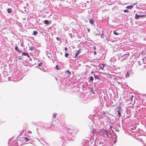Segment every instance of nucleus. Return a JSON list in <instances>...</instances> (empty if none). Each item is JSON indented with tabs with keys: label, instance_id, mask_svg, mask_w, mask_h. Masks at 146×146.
<instances>
[{
	"label": "nucleus",
	"instance_id": "nucleus-2",
	"mask_svg": "<svg viewBox=\"0 0 146 146\" xmlns=\"http://www.w3.org/2000/svg\"><path fill=\"white\" fill-rule=\"evenodd\" d=\"M101 131L103 135L106 134L107 136H108V133L107 131L106 130L104 129H102L101 130Z\"/></svg>",
	"mask_w": 146,
	"mask_h": 146
},
{
	"label": "nucleus",
	"instance_id": "nucleus-11",
	"mask_svg": "<svg viewBox=\"0 0 146 146\" xmlns=\"http://www.w3.org/2000/svg\"><path fill=\"white\" fill-rule=\"evenodd\" d=\"M44 22L45 24H48L49 23V21L47 20H45L44 21Z\"/></svg>",
	"mask_w": 146,
	"mask_h": 146
},
{
	"label": "nucleus",
	"instance_id": "nucleus-28",
	"mask_svg": "<svg viewBox=\"0 0 146 146\" xmlns=\"http://www.w3.org/2000/svg\"><path fill=\"white\" fill-rule=\"evenodd\" d=\"M87 31H88V32H90V29H87Z\"/></svg>",
	"mask_w": 146,
	"mask_h": 146
},
{
	"label": "nucleus",
	"instance_id": "nucleus-24",
	"mask_svg": "<svg viewBox=\"0 0 146 146\" xmlns=\"http://www.w3.org/2000/svg\"><path fill=\"white\" fill-rule=\"evenodd\" d=\"M64 50L66 52L67 51L68 49V48H67L65 47L64 48Z\"/></svg>",
	"mask_w": 146,
	"mask_h": 146
},
{
	"label": "nucleus",
	"instance_id": "nucleus-10",
	"mask_svg": "<svg viewBox=\"0 0 146 146\" xmlns=\"http://www.w3.org/2000/svg\"><path fill=\"white\" fill-rule=\"evenodd\" d=\"M129 76V73L127 72L126 74V78H127Z\"/></svg>",
	"mask_w": 146,
	"mask_h": 146
},
{
	"label": "nucleus",
	"instance_id": "nucleus-19",
	"mask_svg": "<svg viewBox=\"0 0 146 146\" xmlns=\"http://www.w3.org/2000/svg\"><path fill=\"white\" fill-rule=\"evenodd\" d=\"M106 113L105 111H103V115H104V116H106Z\"/></svg>",
	"mask_w": 146,
	"mask_h": 146
},
{
	"label": "nucleus",
	"instance_id": "nucleus-6",
	"mask_svg": "<svg viewBox=\"0 0 146 146\" xmlns=\"http://www.w3.org/2000/svg\"><path fill=\"white\" fill-rule=\"evenodd\" d=\"M133 6L132 5H128L127 6L126 8L128 9H131L133 7Z\"/></svg>",
	"mask_w": 146,
	"mask_h": 146
},
{
	"label": "nucleus",
	"instance_id": "nucleus-32",
	"mask_svg": "<svg viewBox=\"0 0 146 146\" xmlns=\"http://www.w3.org/2000/svg\"><path fill=\"white\" fill-rule=\"evenodd\" d=\"M133 96H131V100H132V98H133Z\"/></svg>",
	"mask_w": 146,
	"mask_h": 146
},
{
	"label": "nucleus",
	"instance_id": "nucleus-9",
	"mask_svg": "<svg viewBox=\"0 0 146 146\" xmlns=\"http://www.w3.org/2000/svg\"><path fill=\"white\" fill-rule=\"evenodd\" d=\"M38 34V32L37 31H33V35H34L35 36H36Z\"/></svg>",
	"mask_w": 146,
	"mask_h": 146
},
{
	"label": "nucleus",
	"instance_id": "nucleus-29",
	"mask_svg": "<svg viewBox=\"0 0 146 146\" xmlns=\"http://www.w3.org/2000/svg\"><path fill=\"white\" fill-rule=\"evenodd\" d=\"M27 56L28 58H29L30 57V56L28 54H27Z\"/></svg>",
	"mask_w": 146,
	"mask_h": 146
},
{
	"label": "nucleus",
	"instance_id": "nucleus-7",
	"mask_svg": "<svg viewBox=\"0 0 146 146\" xmlns=\"http://www.w3.org/2000/svg\"><path fill=\"white\" fill-rule=\"evenodd\" d=\"M7 12L8 13H10L11 12L12 9L10 8H9L7 9Z\"/></svg>",
	"mask_w": 146,
	"mask_h": 146
},
{
	"label": "nucleus",
	"instance_id": "nucleus-30",
	"mask_svg": "<svg viewBox=\"0 0 146 146\" xmlns=\"http://www.w3.org/2000/svg\"><path fill=\"white\" fill-rule=\"evenodd\" d=\"M94 49L95 50H96V48L95 46H94Z\"/></svg>",
	"mask_w": 146,
	"mask_h": 146
},
{
	"label": "nucleus",
	"instance_id": "nucleus-20",
	"mask_svg": "<svg viewBox=\"0 0 146 146\" xmlns=\"http://www.w3.org/2000/svg\"><path fill=\"white\" fill-rule=\"evenodd\" d=\"M124 12L125 13H128L129 12V11L127 10H124Z\"/></svg>",
	"mask_w": 146,
	"mask_h": 146
},
{
	"label": "nucleus",
	"instance_id": "nucleus-4",
	"mask_svg": "<svg viewBox=\"0 0 146 146\" xmlns=\"http://www.w3.org/2000/svg\"><path fill=\"white\" fill-rule=\"evenodd\" d=\"M89 22L91 24H93L94 23V20L93 19H90Z\"/></svg>",
	"mask_w": 146,
	"mask_h": 146
},
{
	"label": "nucleus",
	"instance_id": "nucleus-26",
	"mask_svg": "<svg viewBox=\"0 0 146 146\" xmlns=\"http://www.w3.org/2000/svg\"><path fill=\"white\" fill-rule=\"evenodd\" d=\"M96 51H95L94 52V55H96Z\"/></svg>",
	"mask_w": 146,
	"mask_h": 146
},
{
	"label": "nucleus",
	"instance_id": "nucleus-16",
	"mask_svg": "<svg viewBox=\"0 0 146 146\" xmlns=\"http://www.w3.org/2000/svg\"><path fill=\"white\" fill-rule=\"evenodd\" d=\"M28 54L26 52H23L22 53L23 55H25V56H27V54Z\"/></svg>",
	"mask_w": 146,
	"mask_h": 146
},
{
	"label": "nucleus",
	"instance_id": "nucleus-34",
	"mask_svg": "<svg viewBox=\"0 0 146 146\" xmlns=\"http://www.w3.org/2000/svg\"><path fill=\"white\" fill-rule=\"evenodd\" d=\"M110 128H111V129L112 128V126H110Z\"/></svg>",
	"mask_w": 146,
	"mask_h": 146
},
{
	"label": "nucleus",
	"instance_id": "nucleus-31",
	"mask_svg": "<svg viewBox=\"0 0 146 146\" xmlns=\"http://www.w3.org/2000/svg\"><path fill=\"white\" fill-rule=\"evenodd\" d=\"M102 143L101 142H100L99 143V145H100V144H101Z\"/></svg>",
	"mask_w": 146,
	"mask_h": 146
},
{
	"label": "nucleus",
	"instance_id": "nucleus-33",
	"mask_svg": "<svg viewBox=\"0 0 146 146\" xmlns=\"http://www.w3.org/2000/svg\"><path fill=\"white\" fill-rule=\"evenodd\" d=\"M94 77H95V78H98V76H95Z\"/></svg>",
	"mask_w": 146,
	"mask_h": 146
},
{
	"label": "nucleus",
	"instance_id": "nucleus-3",
	"mask_svg": "<svg viewBox=\"0 0 146 146\" xmlns=\"http://www.w3.org/2000/svg\"><path fill=\"white\" fill-rule=\"evenodd\" d=\"M15 50H17L19 53H21L22 52V51L19 50L17 46H16L15 47Z\"/></svg>",
	"mask_w": 146,
	"mask_h": 146
},
{
	"label": "nucleus",
	"instance_id": "nucleus-8",
	"mask_svg": "<svg viewBox=\"0 0 146 146\" xmlns=\"http://www.w3.org/2000/svg\"><path fill=\"white\" fill-rule=\"evenodd\" d=\"M66 73H67L69 75H71V73L68 70H67L66 71H65Z\"/></svg>",
	"mask_w": 146,
	"mask_h": 146
},
{
	"label": "nucleus",
	"instance_id": "nucleus-1",
	"mask_svg": "<svg viewBox=\"0 0 146 146\" xmlns=\"http://www.w3.org/2000/svg\"><path fill=\"white\" fill-rule=\"evenodd\" d=\"M146 15H138L137 14H135V18L136 19H140V17L144 18L145 17Z\"/></svg>",
	"mask_w": 146,
	"mask_h": 146
},
{
	"label": "nucleus",
	"instance_id": "nucleus-22",
	"mask_svg": "<svg viewBox=\"0 0 146 146\" xmlns=\"http://www.w3.org/2000/svg\"><path fill=\"white\" fill-rule=\"evenodd\" d=\"M56 69L58 70H59L60 69L59 68H58V65H56V67H55Z\"/></svg>",
	"mask_w": 146,
	"mask_h": 146
},
{
	"label": "nucleus",
	"instance_id": "nucleus-5",
	"mask_svg": "<svg viewBox=\"0 0 146 146\" xmlns=\"http://www.w3.org/2000/svg\"><path fill=\"white\" fill-rule=\"evenodd\" d=\"M80 50H78V52H77V53H76L75 56V58H76L77 57L78 55L80 54Z\"/></svg>",
	"mask_w": 146,
	"mask_h": 146
},
{
	"label": "nucleus",
	"instance_id": "nucleus-23",
	"mask_svg": "<svg viewBox=\"0 0 146 146\" xmlns=\"http://www.w3.org/2000/svg\"><path fill=\"white\" fill-rule=\"evenodd\" d=\"M42 64V62H41L38 64V66H41Z\"/></svg>",
	"mask_w": 146,
	"mask_h": 146
},
{
	"label": "nucleus",
	"instance_id": "nucleus-21",
	"mask_svg": "<svg viewBox=\"0 0 146 146\" xmlns=\"http://www.w3.org/2000/svg\"><path fill=\"white\" fill-rule=\"evenodd\" d=\"M68 53H65V56L66 57H67L68 56Z\"/></svg>",
	"mask_w": 146,
	"mask_h": 146
},
{
	"label": "nucleus",
	"instance_id": "nucleus-18",
	"mask_svg": "<svg viewBox=\"0 0 146 146\" xmlns=\"http://www.w3.org/2000/svg\"><path fill=\"white\" fill-rule=\"evenodd\" d=\"M93 78L92 76H91L90 77V81H93Z\"/></svg>",
	"mask_w": 146,
	"mask_h": 146
},
{
	"label": "nucleus",
	"instance_id": "nucleus-17",
	"mask_svg": "<svg viewBox=\"0 0 146 146\" xmlns=\"http://www.w3.org/2000/svg\"><path fill=\"white\" fill-rule=\"evenodd\" d=\"M24 139L27 141H28L29 140V139L26 137H25Z\"/></svg>",
	"mask_w": 146,
	"mask_h": 146
},
{
	"label": "nucleus",
	"instance_id": "nucleus-27",
	"mask_svg": "<svg viewBox=\"0 0 146 146\" xmlns=\"http://www.w3.org/2000/svg\"><path fill=\"white\" fill-rule=\"evenodd\" d=\"M126 55V54H123V56H121V57H123Z\"/></svg>",
	"mask_w": 146,
	"mask_h": 146
},
{
	"label": "nucleus",
	"instance_id": "nucleus-12",
	"mask_svg": "<svg viewBox=\"0 0 146 146\" xmlns=\"http://www.w3.org/2000/svg\"><path fill=\"white\" fill-rule=\"evenodd\" d=\"M102 66L100 67V68L102 70H103V68H104V66H105V64H102Z\"/></svg>",
	"mask_w": 146,
	"mask_h": 146
},
{
	"label": "nucleus",
	"instance_id": "nucleus-36",
	"mask_svg": "<svg viewBox=\"0 0 146 146\" xmlns=\"http://www.w3.org/2000/svg\"><path fill=\"white\" fill-rule=\"evenodd\" d=\"M93 73V71H92V72H91V73Z\"/></svg>",
	"mask_w": 146,
	"mask_h": 146
},
{
	"label": "nucleus",
	"instance_id": "nucleus-35",
	"mask_svg": "<svg viewBox=\"0 0 146 146\" xmlns=\"http://www.w3.org/2000/svg\"><path fill=\"white\" fill-rule=\"evenodd\" d=\"M54 118H55L56 117H55V115H54Z\"/></svg>",
	"mask_w": 146,
	"mask_h": 146
},
{
	"label": "nucleus",
	"instance_id": "nucleus-13",
	"mask_svg": "<svg viewBox=\"0 0 146 146\" xmlns=\"http://www.w3.org/2000/svg\"><path fill=\"white\" fill-rule=\"evenodd\" d=\"M118 111V114L119 115V117H120L121 116V111L120 110H117Z\"/></svg>",
	"mask_w": 146,
	"mask_h": 146
},
{
	"label": "nucleus",
	"instance_id": "nucleus-15",
	"mask_svg": "<svg viewBox=\"0 0 146 146\" xmlns=\"http://www.w3.org/2000/svg\"><path fill=\"white\" fill-rule=\"evenodd\" d=\"M117 110H120L121 111V107L119 106V107L117 108Z\"/></svg>",
	"mask_w": 146,
	"mask_h": 146
},
{
	"label": "nucleus",
	"instance_id": "nucleus-14",
	"mask_svg": "<svg viewBox=\"0 0 146 146\" xmlns=\"http://www.w3.org/2000/svg\"><path fill=\"white\" fill-rule=\"evenodd\" d=\"M113 33L114 35H119V33H117V32H116L115 31H113Z\"/></svg>",
	"mask_w": 146,
	"mask_h": 146
},
{
	"label": "nucleus",
	"instance_id": "nucleus-25",
	"mask_svg": "<svg viewBox=\"0 0 146 146\" xmlns=\"http://www.w3.org/2000/svg\"><path fill=\"white\" fill-rule=\"evenodd\" d=\"M56 39L57 40H59V41L60 40V39L58 37H56Z\"/></svg>",
	"mask_w": 146,
	"mask_h": 146
}]
</instances>
